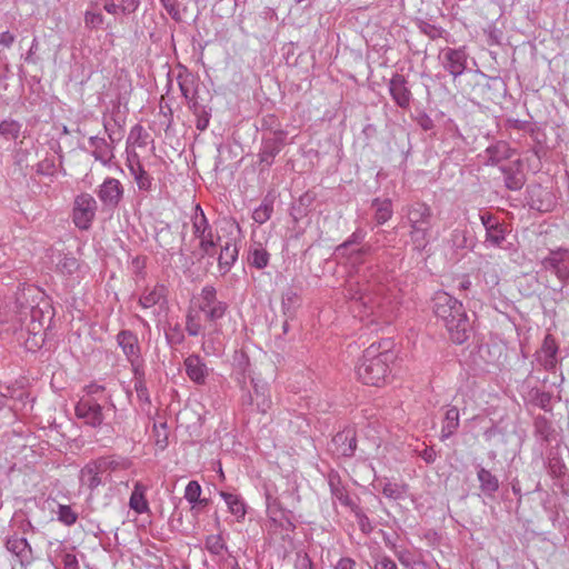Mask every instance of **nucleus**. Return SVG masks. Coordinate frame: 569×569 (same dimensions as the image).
Instances as JSON below:
<instances>
[{
    "instance_id": "obj_17",
    "label": "nucleus",
    "mask_w": 569,
    "mask_h": 569,
    "mask_svg": "<svg viewBox=\"0 0 569 569\" xmlns=\"http://www.w3.org/2000/svg\"><path fill=\"white\" fill-rule=\"evenodd\" d=\"M4 546L22 566L31 563L34 559L32 548L27 538L19 536L17 531L7 537Z\"/></svg>"
},
{
    "instance_id": "obj_7",
    "label": "nucleus",
    "mask_w": 569,
    "mask_h": 569,
    "mask_svg": "<svg viewBox=\"0 0 569 569\" xmlns=\"http://www.w3.org/2000/svg\"><path fill=\"white\" fill-rule=\"evenodd\" d=\"M198 311L204 315V319L216 323L222 319L229 308L228 303L219 300L213 286H204L197 299Z\"/></svg>"
},
{
    "instance_id": "obj_24",
    "label": "nucleus",
    "mask_w": 569,
    "mask_h": 569,
    "mask_svg": "<svg viewBox=\"0 0 569 569\" xmlns=\"http://www.w3.org/2000/svg\"><path fill=\"white\" fill-rule=\"evenodd\" d=\"M82 266L79 260L73 257L71 253H59L56 261V271L68 278L76 279L79 278L81 273Z\"/></svg>"
},
{
    "instance_id": "obj_10",
    "label": "nucleus",
    "mask_w": 569,
    "mask_h": 569,
    "mask_svg": "<svg viewBox=\"0 0 569 569\" xmlns=\"http://www.w3.org/2000/svg\"><path fill=\"white\" fill-rule=\"evenodd\" d=\"M97 201L89 193H80L74 198L72 221L81 230H88L96 217Z\"/></svg>"
},
{
    "instance_id": "obj_1",
    "label": "nucleus",
    "mask_w": 569,
    "mask_h": 569,
    "mask_svg": "<svg viewBox=\"0 0 569 569\" xmlns=\"http://www.w3.org/2000/svg\"><path fill=\"white\" fill-rule=\"evenodd\" d=\"M387 276L378 268L370 267L359 279L350 278L346 282V295L359 301L370 315L389 318L399 305V291L386 283Z\"/></svg>"
},
{
    "instance_id": "obj_53",
    "label": "nucleus",
    "mask_w": 569,
    "mask_h": 569,
    "mask_svg": "<svg viewBox=\"0 0 569 569\" xmlns=\"http://www.w3.org/2000/svg\"><path fill=\"white\" fill-rule=\"evenodd\" d=\"M450 242L455 249H465L468 247L469 238L466 229H455L450 234Z\"/></svg>"
},
{
    "instance_id": "obj_36",
    "label": "nucleus",
    "mask_w": 569,
    "mask_h": 569,
    "mask_svg": "<svg viewBox=\"0 0 569 569\" xmlns=\"http://www.w3.org/2000/svg\"><path fill=\"white\" fill-rule=\"evenodd\" d=\"M371 207L375 210L373 219L377 224H385L391 219L393 209L392 202L389 198H375L371 202Z\"/></svg>"
},
{
    "instance_id": "obj_52",
    "label": "nucleus",
    "mask_w": 569,
    "mask_h": 569,
    "mask_svg": "<svg viewBox=\"0 0 569 569\" xmlns=\"http://www.w3.org/2000/svg\"><path fill=\"white\" fill-rule=\"evenodd\" d=\"M58 520L66 526H72L78 519V515L70 506L59 505L57 511Z\"/></svg>"
},
{
    "instance_id": "obj_48",
    "label": "nucleus",
    "mask_w": 569,
    "mask_h": 569,
    "mask_svg": "<svg viewBox=\"0 0 569 569\" xmlns=\"http://www.w3.org/2000/svg\"><path fill=\"white\" fill-rule=\"evenodd\" d=\"M156 241L162 249L170 251L173 249L174 233L169 226L159 229L156 233Z\"/></svg>"
},
{
    "instance_id": "obj_55",
    "label": "nucleus",
    "mask_w": 569,
    "mask_h": 569,
    "mask_svg": "<svg viewBox=\"0 0 569 569\" xmlns=\"http://www.w3.org/2000/svg\"><path fill=\"white\" fill-rule=\"evenodd\" d=\"M36 172L41 176L51 177L56 172V160L53 157H47L36 166Z\"/></svg>"
},
{
    "instance_id": "obj_8",
    "label": "nucleus",
    "mask_w": 569,
    "mask_h": 569,
    "mask_svg": "<svg viewBox=\"0 0 569 569\" xmlns=\"http://www.w3.org/2000/svg\"><path fill=\"white\" fill-rule=\"evenodd\" d=\"M253 392L247 391L241 397L242 407L250 412H259L266 415L271 406V397L269 392V386L266 381L260 379H251Z\"/></svg>"
},
{
    "instance_id": "obj_3",
    "label": "nucleus",
    "mask_w": 569,
    "mask_h": 569,
    "mask_svg": "<svg viewBox=\"0 0 569 569\" xmlns=\"http://www.w3.org/2000/svg\"><path fill=\"white\" fill-rule=\"evenodd\" d=\"M432 308L453 343L462 345L470 338L472 323L462 302L446 291H438L433 296Z\"/></svg>"
},
{
    "instance_id": "obj_64",
    "label": "nucleus",
    "mask_w": 569,
    "mask_h": 569,
    "mask_svg": "<svg viewBox=\"0 0 569 569\" xmlns=\"http://www.w3.org/2000/svg\"><path fill=\"white\" fill-rule=\"evenodd\" d=\"M536 403L543 410H550L551 395L549 392H537L535 397Z\"/></svg>"
},
{
    "instance_id": "obj_60",
    "label": "nucleus",
    "mask_w": 569,
    "mask_h": 569,
    "mask_svg": "<svg viewBox=\"0 0 569 569\" xmlns=\"http://www.w3.org/2000/svg\"><path fill=\"white\" fill-rule=\"evenodd\" d=\"M86 27L97 29L103 23V16L100 12L87 11L84 14Z\"/></svg>"
},
{
    "instance_id": "obj_51",
    "label": "nucleus",
    "mask_w": 569,
    "mask_h": 569,
    "mask_svg": "<svg viewBox=\"0 0 569 569\" xmlns=\"http://www.w3.org/2000/svg\"><path fill=\"white\" fill-rule=\"evenodd\" d=\"M533 426L536 433L548 441L553 431L550 421L545 416H538L535 418Z\"/></svg>"
},
{
    "instance_id": "obj_27",
    "label": "nucleus",
    "mask_w": 569,
    "mask_h": 569,
    "mask_svg": "<svg viewBox=\"0 0 569 569\" xmlns=\"http://www.w3.org/2000/svg\"><path fill=\"white\" fill-rule=\"evenodd\" d=\"M393 555L400 565L407 569H418V565H423V555L419 550L401 546V548H393Z\"/></svg>"
},
{
    "instance_id": "obj_20",
    "label": "nucleus",
    "mask_w": 569,
    "mask_h": 569,
    "mask_svg": "<svg viewBox=\"0 0 569 569\" xmlns=\"http://www.w3.org/2000/svg\"><path fill=\"white\" fill-rule=\"evenodd\" d=\"M123 196V188L118 179L107 178L99 187L98 198L109 208H116Z\"/></svg>"
},
{
    "instance_id": "obj_4",
    "label": "nucleus",
    "mask_w": 569,
    "mask_h": 569,
    "mask_svg": "<svg viewBox=\"0 0 569 569\" xmlns=\"http://www.w3.org/2000/svg\"><path fill=\"white\" fill-rule=\"evenodd\" d=\"M395 360V353L388 349L380 350V345H370L357 366L358 379L368 386H383L391 372L390 365Z\"/></svg>"
},
{
    "instance_id": "obj_47",
    "label": "nucleus",
    "mask_w": 569,
    "mask_h": 569,
    "mask_svg": "<svg viewBox=\"0 0 569 569\" xmlns=\"http://www.w3.org/2000/svg\"><path fill=\"white\" fill-rule=\"evenodd\" d=\"M206 549L213 556H220L228 550L221 535H210L206 538Z\"/></svg>"
},
{
    "instance_id": "obj_26",
    "label": "nucleus",
    "mask_w": 569,
    "mask_h": 569,
    "mask_svg": "<svg viewBox=\"0 0 569 569\" xmlns=\"http://www.w3.org/2000/svg\"><path fill=\"white\" fill-rule=\"evenodd\" d=\"M104 473L101 469L98 459L88 462L80 471V482L87 486L91 491L98 488L101 483V475Z\"/></svg>"
},
{
    "instance_id": "obj_35",
    "label": "nucleus",
    "mask_w": 569,
    "mask_h": 569,
    "mask_svg": "<svg viewBox=\"0 0 569 569\" xmlns=\"http://www.w3.org/2000/svg\"><path fill=\"white\" fill-rule=\"evenodd\" d=\"M270 253L262 247L261 243L254 242L248 250V263L256 269H263L268 266Z\"/></svg>"
},
{
    "instance_id": "obj_40",
    "label": "nucleus",
    "mask_w": 569,
    "mask_h": 569,
    "mask_svg": "<svg viewBox=\"0 0 569 569\" xmlns=\"http://www.w3.org/2000/svg\"><path fill=\"white\" fill-rule=\"evenodd\" d=\"M129 170L133 176L134 181L140 191L151 190L153 178L149 174L148 171L144 170V168L139 161H137L136 163H130Z\"/></svg>"
},
{
    "instance_id": "obj_44",
    "label": "nucleus",
    "mask_w": 569,
    "mask_h": 569,
    "mask_svg": "<svg viewBox=\"0 0 569 569\" xmlns=\"http://www.w3.org/2000/svg\"><path fill=\"white\" fill-rule=\"evenodd\" d=\"M21 127L17 120L6 119L0 122V136L6 140H16L20 136Z\"/></svg>"
},
{
    "instance_id": "obj_14",
    "label": "nucleus",
    "mask_w": 569,
    "mask_h": 569,
    "mask_svg": "<svg viewBox=\"0 0 569 569\" xmlns=\"http://www.w3.org/2000/svg\"><path fill=\"white\" fill-rule=\"evenodd\" d=\"M117 343L130 362L132 370L143 368L140 343L136 333L130 330H121L117 335Z\"/></svg>"
},
{
    "instance_id": "obj_57",
    "label": "nucleus",
    "mask_w": 569,
    "mask_h": 569,
    "mask_svg": "<svg viewBox=\"0 0 569 569\" xmlns=\"http://www.w3.org/2000/svg\"><path fill=\"white\" fill-rule=\"evenodd\" d=\"M548 469L553 478H562L567 472L566 465L557 457L549 459Z\"/></svg>"
},
{
    "instance_id": "obj_62",
    "label": "nucleus",
    "mask_w": 569,
    "mask_h": 569,
    "mask_svg": "<svg viewBox=\"0 0 569 569\" xmlns=\"http://www.w3.org/2000/svg\"><path fill=\"white\" fill-rule=\"evenodd\" d=\"M295 569H313L312 561L307 552H297Z\"/></svg>"
},
{
    "instance_id": "obj_58",
    "label": "nucleus",
    "mask_w": 569,
    "mask_h": 569,
    "mask_svg": "<svg viewBox=\"0 0 569 569\" xmlns=\"http://www.w3.org/2000/svg\"><path fill=\"white\" fill-rule=\"evenodd\" d=\"M196 117V128L199 131H204L210 122L211 119V109L210 108H202L198 112L193 114Z\"/></svg>"
},
{
    "instance_id": "obj_45",
    "label": "nucleus",
    "mask_w": 569,
    "mask_h": 569,
    "mask_svg": "<svg viewBox=\"0 0 569 569\" xmlns=\"http://www.w3.org/2000/svg\"><path fill=\"white\" fill-rule=\"evenodd\" d=\"M149 133L141 124H134L128 136V143L133 147H146L148 143Z\"/></svg>"
},
{
    "instance_id": "obj_2",
    "label": "nucleus",
    "mask_w": 569,
    "mask_h": 569,
    "mask_svg": "<svg viewBox=\"0 0 569 569\" xmlns=\"http://www.w3.org/2000/svg\"><path fill=\"white\" fill-rule=\"evenodd\" d=\"M44 327V313L38 306L28 301L26 292H18L14 300L0 301V333L26 330L38 335Z\"/></svg>"
},
{
    "instance_id": "obj_19",
    "label": "nucleus",
    "mask_w": 569,
    "mask_h": 569,
    "mask_svg": "<svg viewBox=\"0 0 569 569\" xmlns=\"http://www.w3.org/2000/svg\"><path fill=\"white\" fill-rule=\"evenodd\" d=\"M388 89L392 100L398 107L402 109L410 107L412 94L402 74L395 73L389 80Z\"/></svg>"
},
{
    "instance_id": "obj_23",
    "label": "nucleus",
    "mask_w": 569,
    "mask_h": 569,
    "mask_svg": "<svg viewBox=\"0 0 569 569\" xmlns=\"http://www.w3.org/2000/svg\"><path fill=\"white\" fill-rule=\"evenodd\" d=\"M327 481L331 497L335 500H338L340 505L349 509L356 505V502L350 497L347 487L342 482L340 475L337 471L331 470L327 476Z\"/></svg>"
},
{
    "instance_id": "obj_34",
    "label": "nucleus",
    "mask_w": 569,
    "mask_h": 569,
    "mask_svg": "<svg viewBox=\"0 0 569 569\" xmlns=\"http://www.w3.org/2000/svg\"><path fill=\"white\" fill-rule=\"evenodd\" d=\"M477 479L480 490L488 497H492L499 489L498 478L483 467H478Z\"/></svg>"
},
{
    "instance_id": "obj_41",
    "label": "nucleus",
    "mask_w": 569,
    "mask_h": 569,
    "mask_svg": "<svg viewBox=\"0 0 569 569\" xmlns=\"http://www.w3.org/2000/svg\"><path fill=\"white\" fill-rule=\"evenodd\" d=\"M133 385L137 392V398L141 403L150 405L149 391L146 385L144 370L143 368L132 370Z\"/></svg>"
},
{
    "instance_id": "obj_5",
    "label": "nucleus",
    "mask_w": 569,
    "mask_h": 569,
    "mask_svg": "<svg viewBox=\"0 0 569 569\" xmlns=\"http://www.w3.org/2000/svg\"><path fill=\"white\" fill-rule=\"evenodd\" d=\"M432 209L425 202H413L402 208V221L409 227V239L413 250L421 252L430 243Z\"/></svg>"
},
{
    "instance_id": "obj_54",
    "label": "nucleus",
    "mask_w": 569,
    "mask_h": 569,
    "mask_svg": "<svg viewBox=\"0 0 569 569\" xmlns=\"http://www.w3.org/2000/svg\"><path fill=\"white\" fill-rule=\"evenodd\" d=\"M405 486L393 483V482H386L382 487V493L385 497L393 500L401 499L405 495Z\"/></svg>"
},
{
    "instance_id": "obj_39",
    "label": "nucleus",
    "mask_w": 569,
    "mask_h": 569,
    "mask_svg": "<svg viewBox=\"0 0 569 569\" xmlns=\"http://www.w3.org/2000/svg\"><path fill=\"white\" fill-rule=\"evenodd\" d=\"M89 146L93 149L92 156L96 160L103 164H107L110 161L112 153L106 139L92 136L89 138Z\"/></svg>"
},
{
    "instance_id": "obj_13",
    "label": "nucleus",
    "mask_w": 569,
    "mask_h": 569,
    "mask_svg": "<svg viewBox=\"0 0 569 569\" xmlns=\"http://www.w3.org/2000/svg\"><path fill=\"white\" fill-rule=\"evenodd\" d=\"M439 60L442 68L456 79L462 76L467 69L468 53L465 47H447L440 50Z\"/></svg>"
},
{
    "instance_id": "obj_11",
    "label": "nucleus",
    "mask_w": 569,
    "mask_h": 569,
    "mask_svg": "<svg viewBox=\"0 0 569 569\" xmlns=\"http://www.w3.org/2000/svg\"><path fill=\"white\" fill-rule=\"evenodd\" d=\"M540 263L543 270L555 274L562 283L569 282V249L550 250Z\"/></svg>"
},
{
    "instance_id": "obj_18",
    "label": "nucleus",
    "mask_w": 569,
    "mask_h": 569,
    "mask_svg": "<svg viewBox=\"0 0 569 569\" xmlns=\"http://www.w3.org/2000/svg\"><path fill=\"white\" fill-rule=\"evenodd\" d=\"M357 438L353 429H345L335 435L331 441V450L338 457L350 458L355 455Z\"/></svg>"
},
{
    "instance_id": "obj_25",
    "label": "nucleus",
    "mask_w": 569,
    "mask_h": 569,
    "mask_svg": "<svg viewBox=\"0 0 569 569\" xmlns=\"http://www.w3.org/2000/svg\"><path fill=\"white\" fill-rule=\"evenodd\" d=\"M445 415L441 421L440 440L446 441L452 437L460 426V415L456 406L448 405L443 408Z\"/></svg>"
},
{
    "instance_id": "obj_56",
    "label": "nucleus",
    "mask_w": 569,
    "mask_h": 569,
    "mask_svg": "<svg viewBox=\"0 0 569 569\" xmlns=\"http://www.w3.org/2000/svg\"><path fill=\"white\" fill-rule=\"evenodd\" d=\"M372 569H399L393 559L385 553H378L373 558Z\"/></svg>"
},
{
    "instance_id": "obj_50",
    "label": "nucleus",
    "mask_w": 569,
    "mask_h": 569,
    "mask_svg": "<svg viewBox=\"0 0 569 569\" xmlns=\"http://www.w3.org/2000/svg\"><path fill=\"white\" fill-rule=\"evenodd\" d=\"M201 486L198 481L191 480L184 489V499L191 505V510L197 508V501L201 496Z\"/></svg>"
},
{
    "instance_id": "obj_12",
    "label": "nucleus",
    "mask_w": 569,
    "mask_h": 569,
    "mask_svg": "<svg viewBox=\"0 0 569 569\" xmlns=\"http://www.w3.org/2000/svg\"><path fill=\"white\" fill-rule=\"evenodd\" d=\"M287 132L282 129L274 130L270 137L263 138L258 153L261 170L272 166L274 158L286 144Z\"/></svg>"
},
{
    "instance_id": "obj_9",
    "label": "nucleus",
    "mask_w": 569,
    "mask_h": 569,
    "mask_svg": "<svg viewBox=\"0 0 569 569\" xmlns=\"http://www.w3.org/2000/svg\"><path fill=\"white\" fill-rule=\"evenodd\" d=\"M114 409L112 403L104 409L94 398H81L74 407V413L87 426L98 428L102 426L106 413Z\"/></svg>"
},
{
    "instance_id": "obj_37",
    "label": "nucleus",
    "mask_w": 569,
    "mask_h": 569,
    "mask_svg": "<svg viewBox=\"0 0 569 569\" xmlns=\"http://www.w3.org/2000/svg\"><path fill=\"white\" fill-rule=\"evenodd\" d=\"M419 31L427 36L430 40L445 39L447 42H452L451 34L440 26L431 23L430 21L419 19L417 21Z\"/></svg>"
},
{
    "instance_id": "obj_46",
    "label": "nucleus",
    "mask_w": 569,
    "mask_h": 569,
    "mask_svg": "<svg viewBox=\"0 0 569 569\" xmlns=\"http://www.w3.org/2000/svg\"><path fill=\"white\" fill-rule=\"evenodd\" d=\"M186 330L189 336L197 337L202 332L199 311L190 309L186 317Z\"/></svg>"
},
{
    "instance_id": "obj_63",
    "label": "nucleus",
    "mask_w": 569,
    "mask_h": 569,
    "mask_svg": "<svg viewBox=\"0 0 569 569\" xmlns=\"http://www.w3.org/2000/svg\"><path fill=\"white\" fill-rule=\"evenodd\" d=\"M62 569H79V562L76 555L64 552L61 555Z\"/></svg>"
},
{
    "instance_id": "obj_38",
    "label": "nucleus",
    "mask_w": 569,
    "mask_h": 569,
    "mask_svg": "<svg viewBox=\"0 0 569 569\" xmlns=\"http://www.w3.org/2000/svg\"><path fill=\"white\" fill-rule=\"evenodd\" d=\"M166 287L163 284H156L153 288H147L139 298V305L149 309L158 305L166 297Z\"/></svg>"
},
{
    "instance_id": "obj_59",
    "label": "nucleus",
    "mask_w": 569,
    "mask_h": 569,
    "mask_svg": "<svg viewBox=\"0 0 569 569\" xmlns=\"http://www.w3.org/2000/svg\"><path fill=\"white\" fill-rule=\"evenodd\" d=\"M11 527L26 535L29 530H33L32 523L23 515H14L11 520Z\"/></svg>"
},
{
    "instance_id": "obj_42",
    "label": "nucleus",
    "mask_w": 569,
    "mask_h": 569,
    "mask_svg": "<svg viewBox=\"0 0 569 569\" xmlns=\"http://www.w3.org/2000/svg\"><path fill=\"white\" fill-rule=\"evenodd\" d=\"M98 462L103 472L114 471L119 469L126 470L129 469L131 466V461L127 458L101 457L98 458Z\"/></svg>"
},
{
    "instance_id": "obj_6",
    "label": "nucleus",
    "mask_w": 569,
    "mask_h": 569,
    "mask_svg": "<svg viewBox=\"0 0 569 569\" xmlns=\"http://www.w3.org/2000/svg\"><path fill=\"white\" fill-rule=\"evenodd\" d=\"M191 222L193 236L199 240L200 258L213 257L220 237H214L213 229L200 204H196Z\"/></svg>"
},
{
    "instance_id": "obj_32",
    "label": "nucleus",
    "mask_w": 569,
    "mask_h": 569,
    "mask_svg": "<svg viewBox=\"0 0 569 569\" xmlns=\"http://www.w3.org/2000/svg\"><path fill=\"white\" fill-rule=\"evenodd\" d=\"M238 247L234 242L227 241L221 246V250L218 257L219 269L222 273H227L238 259Z\"/></svg>"
},
{
    "instance_id": "obj_22",
    "label": "nucleus",
    "mask_w": 569,
    "mask_h": 569,
    "mask_svg": "<svg viewBox=\"0 0 569 569\" xmlns=\"http://www.w3.org/2000/svg\"><path fill=\"white\" fill-rule=\"evenodd\" d=\"M183 366L188 378L197 383L204 385L209 376V368L199 355H190L184 361Z\"/></svg>"
},
{
    "instance_id": "obj_16",
    "label": "nucleus",
    "mask_w": 569,
    "mask_h": 569,
    "mask_svg": "<svg viewBox=\"0 0 569 569\" xmlns=\"http://www.w3.org/2000/svg\"><path fill=\"white\" fill-rule=\"evenodd\" d=\"M365 237H366L365 230L361 228H358L357 230H355L351 233V236L346 241H343L341 244H339L336 248V251H335L336 254L339 257H347L352 261H357L360 256L371 253L372 247L370 244L362 246L361 248L353 249L350 252H348V250L352 246H358V244L362 243V241L365 240Z\"/></svg>"
},
{
    "instance_id": "obj_21",
    "label": "nucleus",
    "mask_w": 569,
    "mask_h": 569,
    "mask_svg": "<svg viewBox=\"0 0 569 569\" xmlns=\"http://www.w3.org/2000/svg\"><path fill=\"white\" fill-rule=\"evenodd\" d=\"M499 169L503 174L505 186L507 189L518 191L526 183V174L522 171V164L519 159L508 164H502Z\"/></svg>"
},
{
    "instance_id": "obj_49",
    "label": "nucleus",
    "mask_w": 569,
    "mask_h": 569,
    "mask_svg": "<svg viewBox=\"0 0 569 569\" xmlns=\"http://www.w3.org/2000/svg\"><path fill=\"white\" fill-rule=\"evenodd\" d=\"M350 511L353 513L361 532L369 535L373 530V526L363 510L356 503L350 508Z\"/></svg>"
},
{
    "instance_id": "obj_31",
    "label": "nucleus",
    "mask_w": 569,
    "mask_h": 569,
    "mask_svg": "<svg viewBox=\"0 0 569 569\" xmlns=\"http://www.w3.org/2000/svg\"><path fill=\"white\" fill-rule=\"evenodd\" d=\"M219 496L226 502L229 512L232 513L238 521H242L247 513V506L243 499L239 495L227 491H220Z\"/></svg>"
},
{
    "instance_id": "obj_33",
    "label": "nucleus",
    "mask_w": 569,
    "mask_h": 569,
    "mask_svg": "<svg viewBox=\"0 0 569 569\" xmlns=\"http://www.w3.org/2000/svg\"><path fill=\"white\" fill-rule=\"evenodd\" d=\"M266 506L267 513L272 521L277 522L284 520L286 525L282 526L286 530H292L295 528V525L289 520L287 515L280 508V502L278 499L272 497L269 492L266 493Z\"/></svg>"
},
{
    "instance_id": "obj_29",
    "label": "nucleus",
    "mask_w": 569,
    "mask_h": 569,
    "mask_svg": "<svg viewBox=\"0 0 569 569\" xmlns=\"http://www.w3.org/2000/svg\"><path fill=\"white\" fill-rule=\"evenodd\" d=\"M147 490V486L137 481L129 499V507L139 515L150 511L149 502L146 498Z\"/></svg>"
},
{
    "instance_id": "obj_28",
    "label": "nucleus",
    "mask_w": 569,
    "mask_h": 569,
    "mask_svg": "<svg viewBox=\"0 0 569 569\" xmlns=\"http://www.w3.org/2000/svg\"><path fill=\"white\" fill-rule=\"evenodd\" d=\"M515 153V150L510 148L506 141H498L486 149L488 157L486 164L497 166L503 160L510 159Z\"/></svg>"
},
{
    "instance_id": "obj_61",
    "label": "nucleus",
    "mask_w": 569,
    "mask_h": 569,
    "mask_svg": "<svg viewBox=\"0 0 569 569\" xmlns=\"http://www.w3.org/2000/svg\"><path fill=\"white\" fill-rule=\"evenodd\" d=\"M298 302L299 296L293 290L289 289L282 295V308L284 310L295 308Z\"/></svg>"
},
{
    "instance_id": "obj_15",
    "label": "nucleus",
    "mask_w": 569,
    "mask_h": 569,
    "mask_svg": "<svg viewBox=\"0 0 569 569\" xmlns=\"http://www.w3.org/2000/svg\"><path fill=\"white\" fill-rule=\"evenodd\" d=\"M480 221L486 230L485 243L491 247H501L507 236L506 226L498 217L489 212L481 213Z\"/></svg>"
},
{
    "instance_id": "obj_43",
    "label": "nucleus",
    "mask_w": 569,
    "mask_h": 569,
    "mask_svg": "<svg viewBox=\"0 0 569 569\" xmlns=\"http://www.w3.org/2000/svg\"><path fill=\"white\" fill-rule=\"evenodd\" d=\"M273 212V201L269 198H264L261 204L256 208L252 212V219L259 224L267 222Z\"/></svg>"
},
{
    "instance_id": "obj_30",
    "label": "nucleus",
    "mask_w": 569,
    "mask_h": 569,
    "mask_svg": "<svg viewBox=\"0 0 569 569\" xmlns=\"http://www.w3.org/2000/svg\"><path fill=\"white\" fill-rule=\"evenodd\" d=\"M557 343L551 335H547L543 343L538 351V360L546 369H552L556 365Z\"/></svg>"
}]
</instances>
